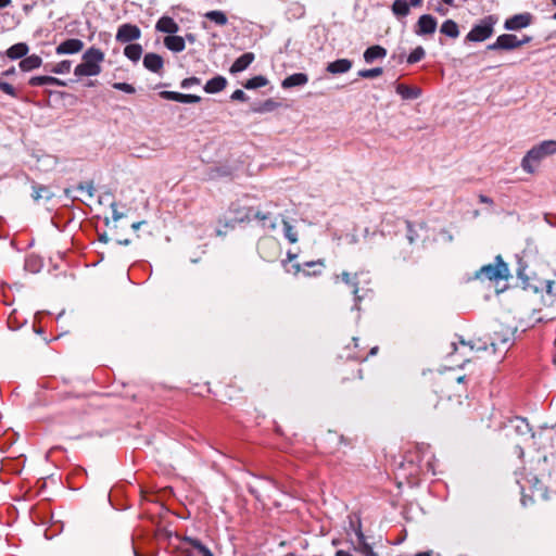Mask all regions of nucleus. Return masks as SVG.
Here are the masks:
<instances>
[{"label": "nucleus", "mask_w": 556, "mask_h": 556, "mask_svg": "<svg viewBox=\"0 0 556 556\" xmlns=\"http://www.w3.org/2000/svg\"><path fill=\"white\" fill-rule=\"evenodd\" d=\"M75 191H80L81 193H86L87 197L91 199L94 197L96 188H94L93 181L89 180V181L78 184L75 188L65 189V195L76 199V197L73 194Z\"/></svg>", "instance_id": "19"}, {"label": "nucleus", "mask_w": 556, "mask_h": 556, "mask_svg": "<svg viewBox=\"0 0 556 556\" xmlns=\"http://www.w3.org/2000/svg\"><path fill=\"white\" fill-rule=\"evenodd\" d=\"M268 80L266 77L258 75L248 79L243 86L245 89H256L266 86Z\"/></svg>", "instance_id": "34"}, {"label": "nucleus", "mask_w": 556, "mask_h": 556, "mask_svg": "<svg viewBox=\"0 0 556 556\" xmlns=\"http://www.w3.org/2000/svg\"><path fill=\"white\" fill-rule=\"evenodd\" d=\"M282 225H283V235H285L286 239L290 243L298 242V232L294 229V227L292 225H290L289 222L286 219H282Z\"/></svg>", "instance_id": "36"}, {"label": "nucleus", "mask_w": 556, "mask_h": 556, "mask_svg": "<svg viewBox=\"0 0 556 556\" xmlns=\"http://www.w3.org/2000/svg\"><path fill=\"white\" fill-rule=\"evenodd\" d=\"M531 37L530 36H523L522 39H518L517 38V43H518V48L521 47V46H525L527 43H529L531 41Z\"/></svg>", "instance_id": "54"}, {"label": "nucleus", "mask_w": 556, "mask_h": 556, "mask_svg": "<svg viewBox=\"0 0 556 556\" xmlns=\"http://www.w3.org/2000/svg\"><path fill=\"white\" fill-rule=\"evenodd\" d=\"M143 224H146V222H144V220L136 222V223H134V224L131 225V228H132L134 230H138V229L140 228V226H141V225H143Z\"/></svg>", "instance_id": "62"}, {"label": "nucleus", "mask_w": 556, "mask_h": 556, "mask_svg": "<svg viewBox=\"0 0 556 556\" xmlns=\"http://www.w3.org/2000/svg\"><path fill=\"white\" fill-rule=\"evenodd\" d=\"M479 202L480 203H484V204H489V205H493V200L488 197V195H484V194H479Z\"/></svg>", "instance_id": "52"}, {"label": "nucleus", "mask_w": 556, "mask_h": 556, "mask_svg": "<svg viewBox=\"0 0 556 556\" xmlns=\"http://www.w3.org/2000/svg\"><path fill=\"white\" fill-rule=\"evenodd\" d=\"M426 55V52H425V49L419 46L417 48H415L410 53L409 55L407 56V63L408 64H415L419 61H421Z\"/></svg>", "instance_id": "38"}, {"label": "nucleus", "mask_w": 556, "mask_h": 556, "mask_svg": "<svg viewBox=\"0 0 556 556\" xmlns=\"http://www.w3.org/2000/svg\"><path fill=\"white\" fill-rule=\"evenodd\" d=\"M165 47L173 52H181L186 45L185 39L180 36H167L164 39Z\"/></svg>", "instance_id": "27"}, {"label": "nucleus", "mask_w": 556, "mask_h": 556, "mask_svg": "<svg viewBox=\"0 0 556 556\" xmlns=\"http://www.w3.org/2000/svg\"><path fill=\"white\" fill-rule=\"evenodd\" d=\"M358 539V551L365 556H378L374 548L366 542L365 535L363 534L361 527L356 530Z\"/></svg>", "instance_id": "29"}, {"label": "nucleus", "mask_w": 556, "mask_h": 556, "mask_svg": "<svg viewBox=\"0 0 556 556\" xmlns=\"http://www.w3.org/2000/svg\"><path fill=\"white\" fill-rule=\"evenodd\" d=\"M160 97L165 99V100H170V101H176V102H180V103H198L201 101V97L200 96H195V94H186V93H180V92H176V91H161L160 93Z\"/></svg>", "instance_id": "15"}, {"label": "nucleus", "mask_w": 556, "mask_h": 556, "mask_svg": "<svg viewBox=\"0 0 556 556\" xmlns=\"http://www.w3.org/2000/svg\"><path fill=\"white\" fill-rule=\"evenodd\" d=\"M298 257V254L296 253H293L291 251H288L287 253V261L283 262V266L286 267L287 266V263L288 262H292L293 260H295Z\"/></svg>", "instance_id": "53"}, {"label": "nucleus", "mask_w": 556, "mask_h": 556, "mask_svg": "<svg viewBox=\"0 0 556 556\" xmlns=\"http://www.w3.org/2000/svg\"><path fill=\"white\" fill-rule=\"evenodd\" d=\"M156 30L166 34H176L179 30L178 24L169 16H162L155 25Z\"/></svg>", "instance_id": "22"}, {"label": "nucleus", "mask_w": 556, "mask_h": 556, "mask_svg": "<svg viewBox=\"0 0 556 556\" xmlns=\"http://www.w3.org/2000/svg\"><path fill=\"white\" fill-rule=\"evenodd\" d=\"M510 277L508 265L501 255H496L493 264L483 265L477 273L476 278L489 281L507 280Z\"/></svg>", "instance_id": "4"}, {"label": "nucleus", "mask_w": 556, "mask_h": 556, "mask_svg": "<svg viewBox=\"0 0 556 556\" xmlns=\"http://www.w3.org/2000/svg\"><path fill=\"white\" fill-rule=\"evenodd\" d=\"M514 424V428L517 433L525 435L531 432V427L526 418L523 417H515L510 420Z\"/></svg>", "instance_id": "32"}, {"label": "nucleus", "mask_w": 556, "mask_h": 556, "mask_svg": "<svg viewBox=\"0 0 556 556\" xmlns=\"http://www.w3.org/2000/svg\"><path fill=\"white\" fill-rule=\"evenodd\" d=\"M334 556H353V555L350 552H348V551L338 549L336 552Z\"/></svg>", "instance_id": "58"}, {"label": "nucleus", "mask_w": 556, "mask_h": 556, "mask_svg": "<svg viewBox=\"0 0 556 556\" xmlns=\"http://www.w3.org/2000/svg\"><path fill=\"white\" fill-rule=\"evenodd\" d=\"M435 11L441 14V15H446L447 14V9L446 8H443L441 5L435 8Z\"/></svg>", "instance_id": "60"}, {"label": "nucleus", "mask_w": 556, "mask_h": 556, "mask_svg": "<svg viewBox=\"0 0 556 556\" xmlns=\"http://www.w3.org/2000/svg\"><path fill=\"white\" fill-rule=\"evenodd\" d=\"M517 48V36L513 34L500 35L493 43L488 46V50H514Z\"/></svg>", "instance_id": "13"}, {"label": "nucleus", "mask_w": 556, "mask_h": 556, "mask_svg": "<svg viewBox=\"0 0 556 556\" xmlns=\"http://www.w3.org/2000/svg\"><path fill=\"white\" fill-rule=\"evenodd\" d=\"M255 55L252 52H245L242 55H240L230 66V73L237 74L240 72L245 71L250 64L254 61Z\"/></svg>", "instance_id": "17"}, {"label": "nucleus", "mask_w": 556, "mask_h": 556, "mask_svg": "<svg viewBox=\"0 0 556 556\" xmlns=\"http://www.w3.org/2000/svg\"><path fill=\"white\" fill-rule=\"evenodd\" d=\"M29 51V47L25 42H18L13 46H11L7 51L5 55L10 60H20L27 55Z\"/></svg>", "instance_id": "25"}, {"label": "nucleus", "mask_w": 556, "mask_h": 556, "mask_svg": "<svg viewBox=\"0 0 556 556\" xmlns=\"http://www.w3.org/2000/svg\"><path fill=\"white\" fill-rule=\"evenodd\" d=\"M104 61V53L96 47L87 49L83 56L81 63L74 68V75L77 77L97 76L101 73V63Z\"/></svg>", "instance_id": "3"}, {"label": "nucleus", "mask_w": 556, "mask_h": 556, "mask_svg": "<svg viewBox=\"0 0 556 556\" xmlns=\"http://www.w3.org/2000/svg\"><path fill=\"white\" fill-rule=\"evenodd\" d=\"M546 293L551 295H556V282L548 281L546 285Z\"/></svg>", "instance_id": "50"}, {"label": "nucleus", "mask_w": 556, "mask_h": 556, "mask_svg": "<svg viewBox=\"0 0 556 556\" xmlns=\"http://www.w3.org/2000/svg\"><path fill=\"white\" fill-rule=\"evenodd\" d=\"M227 86V79L224 76L217 75L206 81L204 91L206 93H217L224 90Z\"/></svg>", "instance_id": "23"}, {"label": "nucleus", "mask_w": 556, "mask_h": 556, "mask_svg": "<svg viewBox=\"0 0 556 556\" xmlns=\"http://www.w3.org/2000/svg\"><path fill=\"white\" fill-rule=\"evenodd\" d=\"M230 98H231V100H235V101H247L248 100L247 94L241 89L235 90L232 92V94L230 96Z\"/></svg>", "instance_id": "46"}, {"label": "nucleus", "mask_w": 556, "mask_h": 556, "mask_svg": "<svg viewBox=\"0 0 556 556\" xmlns=\"http://www.w3.org/2000/svg\"><path fill=\"white\" fill-rule=\"evenodd\" d=\"M72 67V62L70 60H63L59 62L51 70L54 74H67L70 73Z\"/></svg>", "instance_id": "40"}, {"label": "nucleus", "mask_w": 556, "mask_h": 556, "mask_svg": "<svg viewBox=\"0 0 556 556\" xmlns=\"http://www.w3.org/2000/svg\"><path fill=\"white\" fill-rule=\"evenodd\" d=\"M334 556H353V555L350 552H348V551L338 549L336 552Z\"/></svg>", "instance_id": "59"}, {"label": "nucleus", "mask_w": 556, "mask_h": 556, "mask_svg": "<svg viewBox=\"0 0 556 556\" xmlns=\"http://www.w3.org/2000/svg\"><path fill=\"white\" fill-rule=\"evenodd\" d=\"M325 266V260H317L305 262L303 265L299 263L292 264L290 268L286 267V270L288 273H292L293 275L303 273L304 276H319L321 275Z\"/></svg>", "instance_id": "8"}, {"label": "nucleus", "mask_w": 556, "mask_h": 556, "mask_svg": "<svg viewBox=\"0 0 556 556\" xmlns=\"http://www.w3.org/2000/svg\"><path fill=\"white\" fill-rule=\"evenodd\" d=\"M164 65L163 58L160 54L156 53H147L143 58V66L152 72V73H159Z\"/></svg>", "instance_id": "18"}, {"label": "nucleus", "mask_w": 556, "mask_h": 556, "mask_svg": "<svg viewBox=\"0 0 556 556\" xmlns=\"http://www.w3.org/2000/svg\"><path fill=\"white\" fill-rule=\"evenodd\" d=\"M438 21L430 14L421 15L416 24L415 34L418 36H428L434 34Z\"/></svg>", "instance_id": "12"}, {"label": "nucleus", "mask_w": 556, "mask_h": 556, "mask_svg": "<svg viewBox=\"0 0 556 556\" xmlns=\"http://www.w3.org/2000/svg\"><path fill=\"white\" fill-rule=\"evenodd\" d=\"M15 73H16L15 67L11 66L10 68H8L4 72H2L1 75L5 76V77H9V76L15 75Z\"/></svg>", "instance_id": "55"}, {"label": "nucleus", "mask_w": 556, "mask_h": 556, "mask_svg": "<svg viewBox=\"0 0 556 556\" xmlns=\"http://www.w3.org/2000/svg\"><path fill=\"white\" fill-rule=\"evenodd\" d=\"M308 81V76L304 73H294L288 77H286L282 83L281 87L283 89H289L293 87L304 86Z\"/></svg>", "instance_id": "21"}, {"label": "nucleus", "mask_w": 556, "mask_h": 556, "mask_svg": "<svg viewBox=\"0 0 556 556\" xmlns=\"http://www.w3.org/2000/svg\"><path fill=\"white\" fill-rule=\"evenodd\" d=\"M274 102L271 100H267L264 102L262 109H255V112H263V111H269L273 109Z\"/></svg>", "instance_id": "51"}, {"label": "nucleus", "mask_w": 556, "mask_h": 556, "mask_svg": "<svg viewBox=\"0 0 556 556\" xmlns=\"http://www.w3.org/2000/svg\"><path fill=\"white\" fill-rule=\"evenodd\" d=\"M84 42L77 38L66 39L55 48V53L62 54H75L83 50Z\"/></svg>", "instance_id": "14"}, {"label": "nucleus", "mask_w": 556, "mask_h": 556, "mask_svg": "<svg viewBox=\"0 0 556 556\" xmlns=\"http://www.w3.org/2000/svg\"><path fill=\"white\" fill-rule=\"evenodd\" d=\"M368 276V273H365L363 270L351 274L349 271H342L341 275L334 276V282H338L339 279H341L342 282H344L346 286H349L352 289V293L354 295L355 301V307H357L358 302H361L364 296V288H359L361 282L369 283V278H365Z\"/></svg>", "instance_id": "6"}, {"label": "nucleus", "mask_w": 556, "mask_h": 556, "mask_svg": "<svg viewBox=\"0 0 556 556\" xmlns=\"http://www.w3.org/2000/svg\"><path fill=\"white\" fill-rule=\"evenodd\" d=\"M31 197L35 201H38L43 198L49 200L51 199L52 194L50 190L45 186H34Z\"/></svg>", "instance_id": "37"}, {"label": "nucleus", "mask_w": 556, "mask_h": 556, "mask_svg": "<svg viewBox=\"0 0 556 556\" xmlns=\"http://www.w3.org/2000/svg\"><path fill=\"white\" fill-rule=\"evenodd\" d=\"M42 64V59L37 54L26 55L24 56L20 63L18 67L23 72H30L33 70L39 68Z\"/></svg>", "instance_id": "24"}, {"label": "nucleus", "mask_w": 556, "mask_h": 556, "mask_svg": "<svg viewBox=\"0 0 556 556\" xmlns=\"http://www.w3.org/2000/svg\"><path fill=\"white\" fill-rule=\"evenodd\" d=\"M496 20L493 16H488L479 24L475 25L466 36L467 41L481 42L488 39L493 34V27Z\"/></svg>", "instance_id": "7"}, {"label": "nucleus", "mask_w": 556, "mask_h": 556, "mask_svg": "<svg viewBox=\"0 0 556 556\" xmlns=\"http://www.w3.org/2000/svg\"><path fill=\"white\" fill-rule=\"evenodd\" d=\"M252 219L258 220L264 230L273 231L277 228V217L270 212L255 211L253 207H243L238 212L236 217L237 222H250Z\"/></svg>", "instance_id": "5"}, {"label": "nucleus", "mask_w": 556, "mask_h": 556, "mask_svg": "<svg viewBox=\"0 0 556 556\" xmlns=\"http://www.w3.org/2000/svg\"><path fill=\"white\" fill-rule=\"evenodd\" d=\"M556 153V140H544L532 147L521 160V167L533 174L542 160Z\"/></svg>", "instance_id": "2"}, {"label": "nucleus", "mask_w": 556, "mask_h": 556, "mask_svg": "<svg viewBox=\"0 0 556 556\" xmlns=\"http://www.w3.org/2000/svg\"><path fill=\"white\" fill-rule=\"evenodd\" d=\"M182 549L186 556H213L208 547H206L198 539L186 536L182 541Z\"/></svg>", "instance_id": "9"}, {"label": "nucleus", "mask_w": 556, "mask_h": 556, "mask_svg": "<svg viewBox=\"0 0 556 556\" xmlns=\"http://www.w3.org/2000/svg\"><path fill=\"white\" fill-rule=\"evenodd\" d=\"M416 556H432L430 552H420L417 553Z\"/></svg>", "instance_id": "64"}, {"label": "nucleus", "mask_w": 556, "mask_h": 556, "mask_svg": "<svg viewBox=\"0 0 556 556\" xmlns=\"http://www.w3.org/2000/svg\"><path fill=\"white\" fill-rule=\"evenodd\" d=\"M33 8H34L33 4H24L23 11L25 12V14H28L33 10Z\"/></svg>", "instance_id": "63"}, {"label": "nucleus", "mask_w": 556, "mask_h": 556, "mask_svg": "<svg viewBox=\"0 0 556 556\" xmlns=\"http://www.w3.org/2000/svg\"><path fill=\"white\" fill-rule=\"evenodd\" d=\"M392 12L397 17H405L409 14V4L406 0H395L392 4Z\"/></svg>", "instance_id": "31"}, {"label": "nucleus", "mask_w": 556, "mask_h": 556, "mask_svg": "<svg viewBox=\"0 0 556 556\" xmlns=\"http://www.w3.org/2000/svg\"><path fill=\"white\" fill-rule=\"evenodd\" d=\"M383 73V70L381 67H374L369 70H361L358 72V76L362 78H376L378 76H381Z\"/></svg>", "instance_id": "41"}, {"label": "nucleus", "mask_w": 556, "mask_h": 556, "mask_svg": "<svg viewBox=\"0 0 556 556\" xmlns=\"http://www.w3.org/2000/svg\"><path fill=\"white\" fill-rule=\"evenodd\" d=\"M422 1L424 0H409L408 4H409V8L413 7V8H417V7H420L422 4Z\"/></svg>", "instance_id": "57"}, {"label": "nucleus", "mask_w": 556, "mask_h": 556, "mask_svg": "<svg viewBox=\"0 0 556 556\" xmlns=\"http://www.w3.org/2000/svg\"><path fill=\"white\" fill-rule=\"evenodd\" d=\"M515 332L509 328H501L500 330H495L492 338L491 343L488 346L480 339L476 341H465L464 339H459V344L463 348L469 349V351H484L489 352L493 355H505V353L509 350V348L514 344Z\"/></svg>", "instance_id": "1"}, {"label": "nucleus", "mask_w": 556, "mask_h": 556, "mask_svg": "<svg viewBox=\"0 0 556 556\" xmlns=\"http://www.w3.org/2000/svg\"><path fill=\"white\" fill-rule=\"evenodd\" d=\"M378 352V346L371 348L370 352L366 356H358V358L365 361L368 358L369 355H375Z\"/></svg>", "instance_id": "56"}, {"label": "nucleus", "mask_w": 556, "mask_h": 556, "mask_svg": "<svg viewBox=\"0 0 556 556\" xmlns=\"http://www.w3.org/2000/svg\"><path fill=\"white\" fill-rule=\"evenodd\" d=\"M395 91L403 100H414L421 96L422 90L416 86H408L405 84H397Z\"/></svg>", "instance_id": "16"}, {"label": "nucleus", "mask_w": 556, "mask_h": 556, "mask_svg": "<svg viewBox=\"0 0 556 556\" xmlns=\"http://www.w3.org/2000/svg\"><path fill=\"white\" fill-rule=\"evenodd\" d=\"M204 17L219 26H225L228 22L227 15L223 11H208Z\"/></svg>", "instance_id": "33"}, {"label": "nucleus", "mask_w": 556, "mask_h": 556, "mask_svg": "<svg viewBox=\"0 0 556 556\" xmlns=\"http://www.w3.org/2000/svg\"><path fill=\"white\" fill-rule=\"evenodd\" d=\"M327 439L329 441H338L339 443L348 444L343 435H338L337 433H328Z\"/></svg>", "instance_id": "49"}, {"label": "nucleus", "mask_w": 556, "mask_h": 556, "mask_svg": "<svg viewBox=\"0 0 556 556\" xmlns=\"http://www.w3.org/2000/svg\"><path fill=\"white\" fill-rule=\"evenodd\" d=\"M386 55L387 50L379 45H375L365 50L364 60L366 63H372L375 60L383 59Z\"/></svg>", "instance_id": "26"}, {"label": "nucleus", "mask_w": 556, "mask_h": 556, "mask_svg": "<svg viewBox=\"0 0 556 556\" xmlns=\"http://www.w3.org/2000/svg\"><path fill=\"white\" fill-rule=\"evenodd\" d=\"M140 36L141 30L137 25L125 23L118 27L115 39L117 42L127 43L139 39Z\"/></svg>", "instance_id": "10"}, {"label": "nucleus", "mask_w": 556, "mask_h": 556, "mask_svg": "<svg viewBox=\"0 0 556 556\" xmlns=\"http://www.w3.org/2000/svg\"><path fill=\"white\" fill-rule=\"evenodd\" d=\"M352 68V61L349 59H338L328 63L326 70L331 74H344Z\"/></svg>", "instance_id": "20"}, {"label": "nucleus", "mask_w": 556, "mask_h": 556, "mask_svg": "<svg viewBox=\"0 0 556 556\" xmlns=\"http://www.w3.org/2000/svg\"><path fill=\"white\" fill-rule=\"evenodd\" d=\"M440 33L455 39L459 36V27L455 21L446 20L442 23Z\"/></svg>", "instance_id": "28"}, {"label": "nucleus", "mask_w": 556, "mask_h": 556, "mask_svg": "<svg viewBox=\"0 0 556 556\" xmlns=\"http://www.w3.org/2000/svg\"><path fill=\"white\" fill-rule=\"evenodd\" d=\"M111 207H112V218L114 222H117L121 218H123L124 214L117 211L116 203H112Z\"/></svg>", "instance_id": "48"}, {"label": "nucleus", "mask_w": 556, "mask_h": 556, "mask_svg": "<svg viewBox=\"0 0 556 556\" xmlns=\"http://www.w3.org/2000/svg\"><path fill=\"white\" fill-rule=\"evenodd\" d=\"M65 86V83L53 76H45V86Z\"/></svg>", "instance_id": "45"}, {"label": "nucleus", "mask_w": 556, "mask_h": 556, "mask_svg": "<svg viewBox=\"0 0 556 556\" xmlns=\"http://www.w3.org/2000/svg\"><path fill=\"white\" fill-rule=\"evenodd\" d=\"M28 84L33 87L45 86V76H34L28 80Z\"/></svg>", "instance_id": "47"}, {"label": "nucleus", "mask_w": 556, "mask_h": 556, "mask_svg": "<svg viewBox=\"0 0 556 556\" xmlns=\"http://www.w3.org/2000/svg\"><path fill=\"white\" fill-rule=\"evenodd\" d=\"M533 21V15L529 12L515 14L508 17L504 23L507 30H518L528 27Z\"/></svg>", "instance_id": "11"}, {"label": "nucleus", "mask_w": 556, "mask_h": 556, "mask_svg": "<svg viewBox=\"0 0 556 556\" xmlns=\"http://www.w3.org/2000/svg\"><path fill=\"white\" fill-rule=\"evenodd\" d=\"M201 84V79L195 77V76H192V77H188V78H185L181 83H180V87L182 89H188L190 88L191 86H195V85H200Z\"/></svg>", "instance_id": "44"}, {"label": "nucleus", "mask_w": 556, "mask_h": 556, "mask_svg": "<svg viewBox=\"0 0 556 556\" xmlns=\"http://www.w3.org/2000/svg\"><path fill=\"white\" fill-rule=\"evenodd\" d=\"M114 89L126 92V93H135L136 89L132 85L127 83H114L112 86Z\"/></svg>", "instance_id": "43"}, {"label": "nucleus", "mask_w": 556, "mask_h": 556, "mask_svg": "<svg viewBox=\"0 0 556 556\" xmlns=\"http://www.w3.org/2000/svg\"><path fill=\"white\" fill-rule=\"evenodd\" d=\"M12 0H0V9L11 5Z\"/></svg>", "instance_id": "61"}, {"label": "nucleus", "mask_w": 556, "mask_h": 556, "mask_svg": "<svg viewBox=\"0 0 556 556\" xmlns=\"http://www.w3.org/2000/svg\"><path fill=\"white\" fill-rule=\"evenodd\" d=\"M24 267L27 271L33 274L38 273L41 268V261L39 257L30 255L25 260Z\"/></svg>", "instance_id": "35"}, {"label": "nucleus", "mask_w": 556, "mask_h": 556, "mask_svg": "<svg viewBox=\"0 0 556 556\" xmlns=\"http://www.w3.org/2000/svg\"><path fill=\"white\" fill-rule=\"evenodd\" d=\"M406 225V238L410 244L415 243L419 235L415 228V225L410 220H405Z\"/></svg>", "instance_id": "39"}, {"label": "nucleus", "mask_w": 556, "mask_h": 556, "mask_svg": "<svg viewBox=\"0 0 556 556\" xmlns=\"http://www.w3.org/2000/svg\"><path fill=\"white\" fill-rule=\"evenodd\" d=\"M0 91L11 98H18V91L11 84L0 80Z\"/></svg>", "instance_id": "42"}, {"label": "nucleus", "mask_w": 556, "mask_h": 556, "mask_svg": "<svg viewBox=\"0 0 556 556\" xmlns=\"http://www.w3.org/2000/svg\"><path fill=\"white\" fill-rule=\"evenodd\" d=\"M124 54L132 62H138L142 55V47L139 43H129L124 49Z\"/></svg>", "instance_id": "30"}]
</instances>
